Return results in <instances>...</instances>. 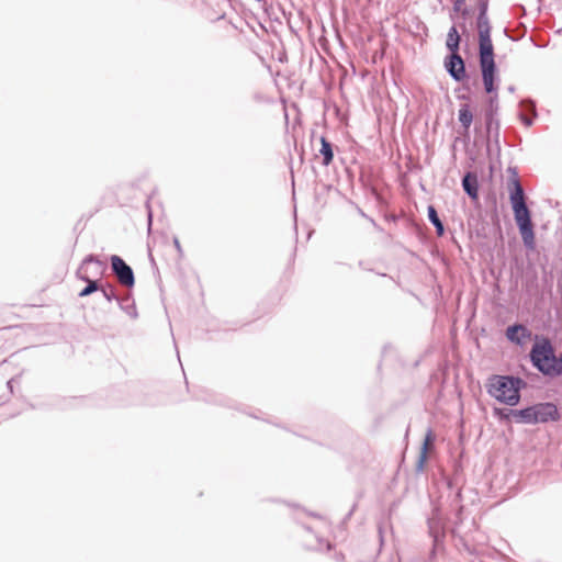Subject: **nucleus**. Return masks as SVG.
<instances>
[{"label": "nucleus", "instance_id": "obj_1", "mask_svg": "<svg viewBox=\"0 0 562 562\" xmlns=\"http://www.w3.org/2000/svg\"><path fill=\"white\" fill-rule=\"evenodd\" d=\"M513 176L508 180L509 202L514 213V220L521 236L524 246L528 250L536 248V235L531 211L526 202V193L518 178L516 168H509Z\"/></svg>", "mask_w": 562, "mask_h": 562}, {"label": "nucleus", "instance_id": "obj_2", "mask_svg": "<svg viewBox=\"0 0 562 562\" xmlns=\"http://www.w3.org/2000/svg\"><path fill=\"white\" fill-rule=\"evenodd\" d=\"M527 382L519 375L492 374L485 382L486 393L498 403L515 407L521 401V391Z\"/></svg>", "mask_w": 562, "mask_h": 562}, {"label": "nucleus", "instance_id": "obj_3", "mask_svg": "<svg viewBox=\"0 0 562 562\" xmlns=\"http://www.w3.org/2000/svg\"><path fill=\"white\" fill-rule=\"evenodd\" d=\"M105 269V265L94 254H89L82 259L76 271V277L78 280L86 282V286L78 293L79 297H86L100 291L103 282L101 277Z\"/></svg>", "mask_w": 562, "mask_h": 562}, {"label": "nucleus", "instance_id": "obj_4", "mask_svg": "<svg viewBox=\"0 0 562 562\" xmlns=\"http://www.w3.org/2000/svg\"><path fill=\"white\" fill-rule=\"evenodd\" d=\"M475 27L477 30V57L480 69L487 70L497 66L495 61V50L492 41V25L488 15H476Z\"/></svg>", "mask_w": 562, "mask_h": 562}, {"label": "nucleus", "instance_id": "obj_5", "mask_svg": "<svg viewBox=\"0 0 562 562\" xmlns=\"http://www.w3.org/2000/svg\"><path fill=\"white\" fill-rule=\"evenodd\" d=\"M483 88L485 93L488 94V99L486 102V109L484 113V119H497L498 112V88H499V70L497 66H493L492 68L487 67V70L480 69Z\"/></svg>", "mask_w": 562, "mask_h": 562}, {"label": "nucleus", "instance_id": "obj_6", "mask_svg": "<svg viewBox=\"0 0 562 562\" xmlns=\"http://www.w3.org/2000/svg\"><path fill=\"white\" fill-rule=\"evenodd\" d=\"M428 535L432 540L431 550L426 562H435L437 554L445 551L446 526L439 507H434L427 517Z\"/></svg>", "mask_w": 562, "mask_h": 562}, {"label": "nucleus", "instance_id": "obj_7", "mask_svg": "<svg viewBox=\"0 0 562 562\" xmlns=\"http://www.w3.org/2000/svg\"><path fill=\"white\" fill-rule=\"evenodd\" d=\"M531 425L558 422L561 418L558 406L552 402H539L529 405Z\"/></svg>", "mask_w": 562, "mask_h": 562}, {"label": "nucleus", "instance_id": "obj_8", "mask_svg": "<svg viewBox=\"0 0 562 562\" xmlns=\"http://www.w3.org/2000/svg\"><path fill=\"white\" fill-rule=\"evenodd\" d=\"M109 259L112 273L116 277L117 281L123 286L132 290L135 285V274L132 267L119 255H111Z\"/></svg>", "mask_w": 562, "mask_h": 562}, {"label": "nucleus", "instance_id": "obj_9", "mask_svg": "<svg viewBox=\"0 0 562 562\" xmlns=\"http://www.w3.org/2000/svg\"><path fill=\"white\" fill-rule=\"evenodd\" d=\"M443 67L448 75L457 82L469 79L465 61L460 53L448 54L443 59Z\"/></svg>", "mask_w": 562, "mask_h": 562}, {"label": "nucleus", "instance_id": "obj_10", "mask_svg": "<svg viewBox=\"0 0 562 562\" xmlns=\"http://www.w3.org/2000/svg\"><path fill=\"white\" fill-rule=\"evenodd\" d=\"M485 131H486V151L487 155H492L493 145L497 153L501 150L499 136H501V123L498 119H485Z\"/></svg>", "mask_w": 562, "mask_h": 562}, {"label": "nucleus", "instance_id": "obj_11", "mask_svg": "<svg viewBox=\"0 0 562 562\" xmlns=\"http://www.w3.org/2000/svg\"><path fill=\"white\" fill-rule=\"evenodd\" d=\"M531 330L519 323L507 326L505 330L507 340L519 347H522L526 344V340L531 338Z\"/></svg>", "mask_w": 562, "mask_h": 562}, {"label": "nucleus", "instance_id": "obj_12", "mask_svg": "<svg viewBox=\"0 0 562 562\" xmlns=\"http://www.w3.org/2000/svg\"><path fill=\"white\" fill-rule=\"evenodd\" d=\"M461 186L472 202L479 201L480 182L476 172L467 171L461 179Z\"/></svg>", "mask_w": 562, "mask_h": 562}, {"label": "nucleus", "instance_id": "obj_13", "mask_svg": "<svg viewBox=\"0 0 562 562\" xmlns=\"http://www.w3.org/2000/svg\"><path fill=\"white\" fill-rule=\"evenodd\" d=\"M435 440H436L435 432L432 431L431 428H428L427 432L425 435L423 445L420 447V451H419L418 459H417L416 467H415V471L417 474L424 472L425 465L428 460V446L430 443L435 442Z\"/></svg>", "mask_w": 562, "mask_h": 562}, {"label": "nucleus", "instance_id": "obj_14", "mask_svg": "<svg viewBox=\"0 0 562 562\" xmlns=\"http://www.w3.org/2000/svg\"><path fill=\"white\" fill-rule=\"evenodd\" d=\"M117 305L131 318L136 319L138 317L136 304L133 299L132 292H128L126 295L121 296L120 300H117Z\"/></svg>", "mask_w": 562, "mask_h": 562}, {"label": "nucleus", "instance_id": "obj_15", "mask_svg": "<svg viewBox=\"0 0 562 562\" xmlns=\"http://www.w3.org/2000/svg\"><path fill=\"white\" fill-rule=\"evenodd\" d=\"M460 44H461V35L459 34L457 26L452 25L448 31L447 40H446V47H447L449 54L459 53Z\"/></svg>", "mask_w": 562, "mask_h": 562}, {"label": "nucleus", "instance_id": "obj_16", "mask_svg": "<svg viewBox=\"0 0 562 562\" xmlns=\"http://www.w3.org/2000/svg\"><path fill=\"white\" fill-rule=\"evenodd\" d=\"M319 154L322 156V165L328 167L334 160V145L325 136H321Z\"/></svg>", "mask_w": 562, "mask_h": 562}, {"label": "nucleus", "instance_id": "obj_17", "mask_svg": "<svg viewBox=\"0 0 562 562\" xmlns=\"http://www.w3.org/2000/svg\"><path fill=\"white\" fill-rule=\"evenodd\" d=\"M458 120L464 130L465 136L469 137V131L473 123V113L469 104H462L458 111Z\"/></svg>", "mask_w": 562, "mask_h": 562}, {"label": "nucleus", "instance_id": "obj_18", "mask_svg": "<svg viewBox=\"0 0 562 562\" xmlns=\"http://www.w3.org/2000/svg\"><path fill=\"white\" fill-rule=\"evenodd\" d=\"M427 217L428 221L434 225L436 229V234L438 237H442L446 233L445 225L439 217V214L434 205H428L427 207Z\"/></svg>", "mask_w": 562, "mask_h": 562}, {"label": "nucleus", "instance_id": "obj_19", "mask_svg": "<svg viewBox=\"0 0 562 562\" xmlns=\"http://www.w3.org/2000/svg\"><path fill=\"white\" fill-rule=\"evenodd\" d=\"M519 104H520V106L522 108L524 111L529 112V113L532 114V117H527V116L520 114L521 123L525 126L529 127V126H531L533 124V117L537 116L536 104H535V102L531 99L521 100Z\"/></svg>", "mask_w": 562, "mask_h": 562}, {"label": "nucleus", "instance_id": "obj_20", "mask_svg": "<svg viewBox=\"0 0 562 562\" xmlns=\"http://www.w3.org/2000/svg\"><path fill=\"white\" fill-rule=\"evenodd\" d=\"M530 416L529 406L520 409L512 408V422L514 420L517 424L531 425Z\"/></svg>", "mask_w": 562, "mask_h": 562}, {"label": "nucleus", "instance_id": "obj_21", "mask_svg": "<svg viewBox=\"0 0 562 562\" xmlns=\"http://www.w3.org/2000/svg\"><path fill=\"white\" fill-rule=\"evenodd\" d=\"M459 469H456L453 477L447 479V485L450 490L457 488L453 499L451 501L452 505L459 504L462 501V491L458 484Z\"/></svg>", "mask_w": 562, "mask_h": 562}, {"label": "nucleus", "instance_id": "obj_22", "mask_svg": "<svg viewBox=\"0 0 562 562\" xmlns=\"http://www.w3.org/2000/svg\"><path fill=\"white\" fill-rule=\"evenodd\" d=\"M103 297L109 302H116L121 296L117 295L115 286L110 282H102L100 291Z\"/></svg>", "mask_w": 562, "mask_h": 562}, {"label": "nucleus", "instance_id": "obj_23", "mask_svg": "<svg viewBox=\"0 0 562 562\" xmlns=\"http://www.w3.org/2000/svg\"><path fill=\"white\" fill-rule=\"evenodd\" d=\"M493 416L501 423H512V408L493 407Z\"/></svg>", "mask_w": 562, "mask_h": 562}, {"label": "nucleus", "instance_id": "obj_24", "mask_svg": "<svg viewBox=\"0 0 562 562\" xmlns=\"http://www.w3.org/2000/svg\"><path fill=\"white\" fill-rule=\"evenodd\" d=\"M490 0H477V15H487Z\"/></svg>", "mask_w": 562, "mask_h": 562}, {"label": "nucleus", "instance_id": "obj_25", "mask_svg": "<svg viewBox=\"0 0 562 562\" xmlns=\"http://www.w3.org/2000/svg\"><path fill=\"white\" fill-rule=\"evenodd\" d=\"M463 509H464V506L459 504L457 512H456V521H454V528L452 529V533L456 532V528H458V526L461 525L463 521V518H462Z\"/></svg>", "mask_w": 562, "mask_h": 562}, {"label": "nucleus", "instance_id": "obj_26", "mask_svg": "<svg viewBox=\"0 0 562 562\" xmlns=\"http://www.w3.org/2000/svg\"><path fill=\"white\" fill-rule=\"evenodd\" d=\"M465 3V0H454L453 2V11L460 12L462 11V14L465 16L469 13V10L467 8L462 9V5Z\"/></svg>", "mask_w": 562, "mask_h": 562}, {"label": "nucleus", "instance_id": "obj_27", "mask_svg": "<svg viewBox=\"0 0 562 562\" xmlns=\"http://www.w3.org/2000/svg\"><path fill=\"white\" fill-rule=\"evenodd\" d=\"M172 243H173V246H175V248H176V250L178 252L179 258H182L183 257V249L181 247L179 238L175 236L173 239H172Z\"/></svg>", "mask_w": 562, "mask_h": 562}, {"label": "nucleus", "instance_id": "obj_28", "mask_svg": "<svg viewBox=\"0 0 562 562\" xmlns=\"http://www.w3.org/2000/svg\"><path fill=\"white\" fill-rule=\"evenodd\" d=\"M19 379V376H14V378H11L8 382H7V387L8 390L10 391V393H13V383Z\"/></svg>", "mask_w": 562, "mask_h": 562}, {"label": "nucleus", "instance_id": "obj_29", "mask_svg": "<svg viewBox=\"0 0 562 562\" xmlns=\"http://www.w3.org/2000/svg\"><path fill=\"white\" fill-rule=\"evenodd\" d=\"M356 506H357V505H356V504H353V506L351 507V509L347 513V515H346V517H345V519H344L345 521H346V520H348V519H350V517L352 516V514H353V512H355V509H356Z\"/></svg>", "mask_w": 562, "mask_h": 562}, {"label": "nucleus", "instance_id": "obj_30", "mask_svg": "<svg viewBox=\"0 0 562 562\" xmlns=\"http://www.w3.org/2000/svg\"><path fill=\"white\" fill-rule=\"evenodd\" d=\"M151 223H153V213H151L150 207L148 206V227L149 228L151 226Z\"/></svg>", "mask_w": 562, "mask_h": 562}, {"label": "nucleus", "instance_id": "obj_31", "mask_svg": "<svg viewBox=\"0 0 562 562\" xmlns=\"http://www.w3.org/2000/svg\"><path fill=\"white\" fill-rule=\"evenodd\" d=\"M458 99L468 101V100H470V97L468 94H461V95H458Z\"/></svg>", "mask_w": 562, "mask_h": 562}, {"label": "nucleus", "instance_id": "obj_32", "mask_svg": "<svg viewBox=\"0 0 562 562\" xmlns=\"http://www.w3.org/2000/svg\"><path fill=\"white\" fill-rule=\"evenodd\" d=\"M518 8L520 9L519 13L526 14V8L522 4H519Z\"/></svg>", "mask_w": 562, "mask_h": 562}, {"label": "nucleus", "instance_id": "obj_33", "mask_svg": "<svg viewBox=\"0 0 562 562\" xmlns=\"http://www.w3.org/2000/svg\"><path fill=\"white\" fill-rule=\"evenodd\" d=\"M518 8L520 9L519 13L526 14V8L522 4H519Z\"/></svg>", "mask_w": 562, "mask_h": 562}, {"label": "nucleus", "instance_id": "obj_34", "mask_svg": "<svg viewBox=\"0 0 562 562\" xmlns=\"http://www.w3.org/2000/svg\"><path fill=\"white\" fill-rule=\"evenodd\" d=\"M507 91H508L509 93H514V92H515V86H509V87L507 88Z\"/></svg>", "mask_w": 562, "mask_h": 562}, {"label": "nucleus", "instance_id": "obj_35", "mask_svg": "<svg viewBox=\"0 0 562 562\" xmlns=\"http://www.w3.org/2000/svg\"><path fill=\"white\" fill-rule=\"evenodd\" d=\"M379 536H380V541L381 543L383 542V537H382V529L379 527Z\"/></svg>", "mask_w": 562, "mask_h": 562}, {"label": "nucleus", "instance_id": "obj_36", "mask_svg": "<svg viewBox=\"0 0 562 562\" xmlns=\"http://www.w3.org/2000/svg\"><path fill=\"white\" fill-rule=\"evenodd\" d=\"M198 398H201V400H203V401H205V402H209V401H210L206 396H200V395H198Z\"/></svg>", "mask_w": 562, "mask_h": 562}, {"label": "nucleus", "instance_id": "obj_37", "mask_svg": "<svg viewBox=\"0 0 562 562\" xmlns=\"http://www.w3.org/2000/svg\"><path fill=\"white\" fill-rule=\"evenodd\" d=\"M310 515L313 516V517H317V518L319 517V515H317L315 513H310Z\"/></svg>", "mask_w": 562, "mask_h": 562}]
</instances>
